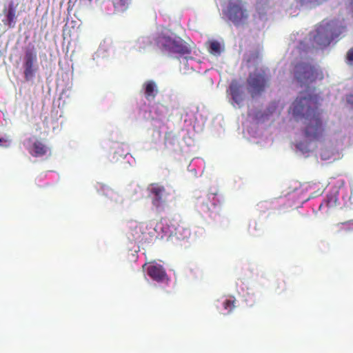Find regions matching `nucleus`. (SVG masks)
Masks as SVG:
<instances>
[{
  "label": "nucleus",
  "instance_id": "8",
  "mask_svg": "<svg viewBox=\"0 0 353 353\" xmlns=\"http://www.w3.org/2000/svg\"><path fill=\"white\" fill-rule=\"evenodd\" d=\"M148 190L152 196V205L157 208L162 207L168 194L165 187L158 183H152L149 186Z\"/></svg>",
  "mask_w": 353,
  "mask_h": 353
},
{
  "label": "nucleus",
  "instance_id": "9",
  "mask_svg": "<svg viewBox=\"0 0 353 353\" xmlns=\"http://www.w3.org/2000/svg\"><path fill=\"white\" fill-rule=\"evenodd\" d=\"M148 275L157 282H163L168 279V275L163 267L158 263H151L147 268Z\"/></svg>",
  "mask_w": 353,
  "mask_h": 353
},
{
  "label": "nucleus",
  "instance_id": "6",
  "mask_svg": "<svg viewBox=\"0 0 353 353\" xmlns=\"http://www.w3.org/2000/svg\"><path fill=\"white\" fill-rule=\"evenodd\" d=\"M37 55L34 49H28L23 57V74L26 81H32L38 70L37 65Z\"/></svg>",
  "mask_w": 353,
  "mask_h": 353
},
{
  "label": "nucleus",
  "instance_id": "11",
  "mask_svg": "<svg viewBox=\"0 0 353 353\" xmlns=\"http://www.w3.org/2000/svg\"><path fill=\"white\" fill-rule=\"evenodd\" d=\"M144 95L148 101L154 100L158 94V88L154 81H147L143 84Z\"/></svg>",
  "mask_w": 353,
  "mask_h": 353
},
{
  "label": "nucleus",
  "instance_id": "23",
  "mask_svg": "<svg viewBox=\"0 0 353 353\" xmlns=\"http://www.w3.org/2000/svg\"><path fill=\"white\" fill-rule=\"evenodd\" d=\"M340 224L342 225H345L347 227L348 229H350L353 227V219L343 223H341Z\"/></svg>",
  "mask_w": 353,
  "mask_h": 353
},
{
  "label": "nucleus",
  "instance_id": "17",
  "mask_svg": "<svg viewBox=\"0 0 353 353\" xmlns=\"http://www.w3.org/2000/svg\"><path fill=\"white\" fill-rule=\"evenodd\" d=\"M223 313L224 314H230L232 310L235 307V299L234 297L230 299H225L222 302Z\"/></svg>",
  "mask_w": 353,
  "mask_h": 353
},
{
  "label": "nucleus",
  "instance_id": "24",
  "mask_svg": "<svg viewBox=\"0 0 353 353\" xmlns=\"http://www.w3.org/2000/svg\"><path fill=\"white\" fill-rule=\"evenodd\" d=\"M347 59L348 61H353V48H351L347 53Z\"/></svg>",
  "mask_w": 353,
  "mask_h": 353
},
{
  "label": "nucleus",
  "instance_id": "12",
  "mask_svg": "<svg viewBox=\"0 0 353 353\" xmlns=\"http://www.w3.org/2000/svg\"><path fill=\"white\" fill-rule=\"evenodd\" d=\"M48 147L40 140H36L32 143V147L29 149L30 154L34 157H39L46 154Z\"/></svg>",
  "mask_w": 353,
  "mask_h": 353
},
{
  "label": "nucleus",
  "instance_id": "21",
  "mask_svg": "<svg viewBox=\"0 0 353 353\" xmlns=\"http://www.w3.org/2000/svg\"><path fill=\"white\" fill-rule=\"evenodd\" d=\"M6 17L8 21V25L10 26H12V24L14 23L15 19V9L12 4H10L8 7Z\"/></svg>",
  "mask_w": 353,
  "mask_h": 353
},
{
  "label": "nucleus",
  "instance_id": "13",
  "mask_svg": "<svg viewBox=\"0 0 353 353\" xmlns=\"http://www.w3.org/2000/svg\"><path fill=\"white\" fill-rule=\"evenodd\" d=\"M229 90L234 102L239 105L243 101V92L241 89V85L236 82H232L230 85Z\"/></svg>",
  "mask_w": 353,
  "mask_h": 353
},
{
  "label": "nucleus",
  "instance_id": "20",
  "mask_svg": "<svg viewBox=\"0 0 353 353\" xmlns=\"http://www.w3.org/2000/svg\"><path fill=\"white\" fill-rule=\"evenodd\" d=\"M190 52L188 47L175 41L172 53H177L180 54H186Z\"/></svg>",
  "mask_w": 353,
  "mask_h": 353
},
{
  "label": "nucleus",
  "instance_id": "27",
  "mask_svg": "<svg viewBox=\"0 0 353 353\" xmlns=\"http://www.w3.org/2000/svg\"><path fill=\"white\" fill-rule=\"evenodd\" d=\"M89 1H91L92 0H88Z\"/></svg>",
  "mask_w": 353,
  "mask_h": 353
},
{
  "label": "nucleus",
  "instance_id": "18",
  "mask_svg": "<svg viewBox=\"0 0 353 353\" xmlns=\"http://www.w3.org/2000/svg\"><path fill=\"white\" fill-rule=\"evenodd\" d=\"M174 234L177 236L178 238H185L190 234V232L188 228L184 227L183 223L181 225L178 223L174 230Z\"/></svg>",
  "mask_w": 353,
  "mask_h": 353
},
{
  "label": "nucleus",
  "instance_id": "16",
  "mask_svg": "<svg viewBox=\"0 0 353 353\" xmlns=\"http://www.w3.org/2000/svg\"><path fill=\"white\" fill-rule=\"evenodd\" d=\"M131 0H112L114 9L118 12L125 11L130 4Z\"/></svg>",
  "mask_w": 353,
  "mask_h": 353
},
{
  "label": "nucleus",
  "instance_id": "15",
  "mask_svg": "<svg viewBox=\"0 0 353 353\" xmlns=\"http://www.w3.org/2000/svg\"><path fill=\"white\" fill-rule=\"evenodd\" d=\"M159 43L161 45L163 49L169 52L172 53L175 40L170 37H161L159 39Z\"/></svg>",
  "mask_w": 353,
  "mask_h": 353
},
{
  "label": "nucleus",
  "instance_id": "14",
  "mask_svg": "<svg viewBox=\"0 0 353 353\" xmlns=\"http://www.w3.org/2000/svg\"><path fill=\"white\" fill-rule=\"evenodd\" d=\"M159 43L161 45L163 49L169 52L172 53L175 40L170 37H161L159 39Z\"/></svg>",
  "mask_w": 353,
  "mask_h": 353
},
{
  "label": "nucleus",
  "instance_id": "5",
  "mask_svg": "<svg viewBox=\"0 0 353 353\" xmlns=\"http://www.w3.org/2000/svg\"><path fill=\"white\" fill-rule=\"evenodd\" d=\"M268 77L265 70L256 68L250 72L247 79L248 90L252 97L261 94L268 85Z\"/></svg>",
  "mask_w": 353,
  "mask_h": 353
},
{
  "label": "nucleus",
  "instance_id": "2",
  "mask_svg": "<svg viewBox=\"0 0 353 353\" xmlns=\"http://www.w3.org/2000/svg\"><path fill=\"white\" fill-rule=\"evenodd\" d=\"M223 14L237 27L246 24L249 19V12L242 0L229 1Z\"/></svg>",
  "mask_w": 353,
  "mask_h": 353
},
{
  "label": "nucleus",
  "instance_id": "7",
  "mask_svg": "<svg viewBox=\"0 0 353 353\" xmlns=\"http://www.w3.org/2000/svg\"><path fill=\"white\" fill-rule=\"evenodd\" d=\"M313 40L319 47H325L330 45L332 39V32L328 24H320L314 33Z\"/></svg>",
  "mask_w": 353,
  "mask_h": 353
},
{
  "label": "nucleus",
  "instance_id": "26",
  "mask_svg": "<svg viewBox=\"0 0 353 353\" xmlns=\"http://www.w3.org/2000/svg\"><path fill=\"white\" fill-rule=\"evenodd\" d=\"M65 28H64V30H63V34H65Z\"/></svg>",
  "mask_w": 353,
  "mask_h": 353
},
{
  "label": "nucleus",
  "instance_id": "22",
  "mask_svg": "<svg viewBox=\"0 0 353 353\" xmlns=\"http://www.w3.org/2000/svg\"><path fill=\"white\" fill-rule=\"evenodd\" d=\"M276 288L279 290V292H280V293L285 291L286 286H285V281L283 280L278 281Z\"/></svg>",
  "mask_w": 353,
  "mask_h": 353
},
{
  "label": "nucleus",
  "instance_id": "1",
  "mask_svg": "<svg viewBox=\"0 0 353 353\" xmlns=\"http://www.w3.org/2000/svg\"><path fill=\"white\" fill-rule=\"evenodd\" d=\"M319 99L315 95L301 94L292 103L291 110L296 118L305 119L303 134L308 142L321 141L325 136V127L319 108Z\"/></svg>",
  "mask_w": 353,
  "mask_h": 353
},
{
  "label": "nucleus",
  "instance_id": "19",
  "mask_svg": "<svg viewBox=\"0 0 353 353\" xmlns=\"http://www.w3.org/2000/svg\"><path fill=\"white\" fill-rule=\"evenodd\" d=\"M209 52L214 55H219L221 52V44L219 41L213 40L209 42Z\"/></svg>",
  "mask_w": 353,
  "mask_h": 353
},
{
  "label": "nucleus",
  "instance_id": "4",
  "mask_svg": "<svg viewBox=\"0 0 353 353\" xmlns=\"http://www.w3.org/2000/svg\"><path fill=\"white\" fill-rule=\"evenodd\" d=\"M223 203V197L218 191L210 192L201 198L199 208L203 212L208 213L210 216L215 218L216 215H220Z\"/></svg>",
  "mask_w": 353,
  "mask_h": 353
},
{
  "label": "nucleus",
  "instance_id": "10",
  "mask_svg": "<svg viewBox=\"0 0 353 353\" xmlns=\"http://www.w3.org/2000/svg\"><path fill=\"white\" fill-rule=\"evenodd\" d=\"M147 226L144 223L137 224L131 231L133 240L141 243L148 241L149 234L145 232Z\"/></svg>",
  "mask_w": 353,
  "mask_h": 353
},
{
  "label": "nucleus",
  "instance_id": "25",
  "mask_svg": "<svg viewBox=\"0 0 353 353\" xmlns=\"http://www.w3.org/2000/svg\"><path fill=\"white\" fill-rule=\"evenodd\" d=\"M8 140L3 137H0V146H6Z\"/></svg>",
  "mask_w": 353,
  "mask_h": 353
},
{
  "label": "nucleus",
  "instance_id": "3",
  "mask_svg": "<svg viewBox=\"0 0 353 353\" xmlns=\"http://www.w3.org/2000/svg\"><path fill=\"white\" fill-rule=\"evenodd\" d=\"M294 75L301 85H308L318 79H323L321 71L306 63H297L294 67Z\"/></svg>",
  "mask_w": 353,
  "mask_h": 353
}]
</instances>
